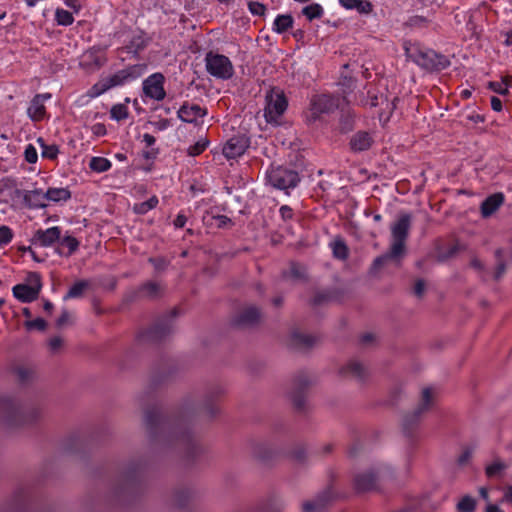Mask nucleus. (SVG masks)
I'll list each match as a JSON object with an SVG mask.
<instances>
[{
	"label": "nucleus",
	"instance_id": "680f3d73",
	"mask_svg": "<svg viewBox=\"0 0 512 512\" xmlns=\"http://www.w3.org/2000/svg\"><path fill=\"white\" fill-rule=\"evenodd\" d=\"M149 262H151L158 271H163L168 266V261L164 258H150Z\"/></svg>",
	"mask_w": 512,
	"mask_h": 512
},
{
	"label": "nucleus",
	"instance_id": "052dcab7",
	"mask_svg": "<svg viewBox=\"0 0 512 512\" xmlns=\"http://www.w3.org/2000/svg\"><path fill=\"white\" fill-rule=\"evenodd\" d=\"M25 159L28 163H35L37 161L38 155L35 147L33 145H28L24 152Z\"/></svg>",
	"mask_w": 512,
	"mask_h": 512
},
{
	"label": "nucleus",
	"instance_id": "f8f14e48",
	"mask_svg": "<svg viewBox=\"0 0 512 512\" xmlns=\"http://www.w3.org/2000/svg\"><path fill=\"white\" fill-rule=\"evenodd\" d=\"M145 68V65H133L126 69L116 72L106 82L102 84V91H105L108 88L122 85L129 79H136L140 77L143 74Z\"/></svg>",
	"mask_w": 512,
	"mask_h": 512
},
{
	"label": "nucleus",
	"instance_id": "dca6fc26",
	"mask_svg": "<svg viewBox=\"0 0 512 512\" xmlns=\"http://www.w3.org/2000/svg\"><path fill=\"white\" fill-rule=\"evenodd\" d=\"M249 144V139L245 135H235L225 143L223 154L228 159H234L244 154Z\"/></svg>",
	"mask_w": 512,
	"mask_h": 512
},
{
	"label": "nucleus",
	"instance_id": "72a5a7b5",
	"mask_svg": "<svg viewBox=\"0 0 512 512\" xmlns=\"http://www.w3.org/2000/svg\"><path fill=\"white\" fill-rule=\"evenodd\" d=\"M339 128L343 133H347L354 128V114L351 112V110H341Z\"/></svg>",
	"mask_w": 512,
	"mask_h": 512
},
{
	"label": "nucleus",
	"instance_id": "13d9d810",
	"mask_svg": "<svg viewBox=\"0 0 512 512\" xmlns=\"http://www.w3.org/2000/svg\"><path fill=\"white\" fill-rule=\"evenodd\" d=\"M248 7L253 15L262 16L266 11V7L262 3L256 1L250 2Z\"/></svg>",
	"mask_w": 512,
	"mask_h": 512
},
{
	"label": "nucleus",
	"instance_id": "1a4fd4ad",
	"mask_svg": "<svg viewBox=\"0 0 512 512\" xmlns=\"http://www.w3.org/2000/svg\"><path fill=\"white\" fill-rule=\"evenodd\" d=\"M298 173L285 167L272 168L268 173L269 183L278 189L287 190L294 188L299 182Z\"/></svg>",
	"mask_w": 512,
	"mask_h": 512
},
{
	"label": "nucleus",
	"instance_id": "e2e57ef3",
	"mask_svg": "<svg viewBox=\"0 0 512 512\" xmlns=\"http://www.w3.org/2000/svg\"><path fill=\"white\" fill-rule=\"evenodd\" d=\"M289 276L294 278V279H299V278H302L303 277V270H302V267L299 266L298 264H291L290 268H289Z\"/></svg>",
	"mask_w": 512,
	"mask_h": 512
},
{
	"label": "nucleus",
	"instance_id": "39448f33",
	"mask_svg": "<svg viewBox=\"0 0 512 512\" xmlns=\"http://www.w3.org/2000/svg\"><path fill=\"white\" fill-rule=\"evenodd\" d=\"M177 310L173 309L162 317L158 318L153 325L144 331L140 337L142 341L157 343L168 337L174 330L173 319Z\"/></svg>",
	"mask_w": 512,
	"mask_h": 512
},
{
	"label": "nucleus",
	"instance_id": "3c124183",
	"mask_svg": "<svg viewBox=\"0 0 512 512\" xmlns=\"http://www.w3.org/2000/svg\"><path fill=\"white\" fill-rule=\"evenodd\" d=\"M139 471L136 467L131 466L127 469L124 475V483L126 486L133 485L138 477Z\"/></svg>",
	"mask_w": 512,
	"mask_h": 512
},
{
	"label": "nucleus",
	"instance_id": "f704fd0d",
	"mask_svg": "<svg viewBox=\"0 0 512 512\" xmlns=\"http://www.w3.org/2000/svg\"><path fill=\"white\" fill-rule=\"evenodd\" d=\"M253 455L260 460H268L273 455L272 448L265 442H256L253 445Z\"/></svg>",
	"mask_w": 512,
	"mask_h": 512
},
{
	"label": "nucleus",
	"instance_id": "338daca9",
	"mask_svg": "<svg viewBox=\"0 0 512 512\" xmlns=\"http://www.w3.org/2000/svg\"><path fill=\"white\" fill-rule=\"evenodd\" d=\"M280 214L284 220H288L292 218L293 211L289 206L284 205L280 208Z\"/></svg>",
	"mask_w": 512,
	"mask_h": 512
},
{
	"label": "nucleus",
	"instance_id": "cd10ccee",
	"mask_svg": "<svg viewBox=\"0 0 512 512\" xmlns=\"http://www.w3.org/2000/svg\"><path fill=\"white\" fill-rule=\"evenodd\" d=\"M508 468V464L501 458L496 457L492 463L485 467V475L488 478H500Z\"/></svg>",
	"mask_w": 512,
	"mask_h": 512
},
{
	"label": "nucleus",
	"instance_id": "79ce46f5",
	"mask_svg": "<svg viewBox=\"0 0 512 512\" xmlns=\"http://www.w3.org/2000/svg\"><path fill=\"white\" fill-rule=\"evenodd\" d=\"M15 372L19 381L23 383L30 381L35 375V370L28 366H19L16 368Z\"/></svg>",
	"mask_w": 512,
	"mask_h": 512
},
{
	"label": "nucleus",
	"instance_id": "2eb2a0df",
	"mask_svg": "<svg viewBox=\"0 0 512 512\" xmlns=\"http://www.w3.org/2000/svg\"><path fill=\"white\" fill-rule=\"evenodd\" d=\"M164 76L161 73H155L149 76L143 82L144 94L155 100H163L165 98V90L163 88Z\"/></svg>",
	"mask_w": 512,
	"mask_h": 512
},
{
	"label": "nucleus",
	"instance_id": "603ef678",
	"mask_svg": "<svg viewBox=\"0 0 512 512\" xmlns=\"http://www.w3.org/2000/svg\"><path fill=\"white\" fill-rule=\"evenodd\" d=\"M398 256H399V255H394V254H392V248H390V251H389L388 253L383 254V255H381V256H379V257H377V258L374 260V262H373V267H374L375 269H378V268H380V267L384 266V265L388 262V260H390V259H394V258H397Z\"/></svg>",
	"mask_w": 512,
	"mask_h": 512
},
{
	"label": "nucleus",
	"instance_id": "7ed1b4c3",
	"mask_svg": "<svg viewBox=\"0 0 512 512\" xmlns=\"http://www.w3.org/2000/svg\"><path fill=\"white\" fill-rule=\"evenodd\" d=\"M436 394V390L432 387L423 388L417 407L412 412L405 414L402 426L407 436H412L422 416L433 406Z\"/></svg>",
	"mask_w": 512,
	"mask_h": 512
},
{
	"label": "nucleus",
	"instance_id": "f3484780",
	"mask_svg": "<svg viewBox=\"0 0 512 512\" xmlns=\"http://www.w3.org/2000/svg\"><path fill=\"white\" fill-rule=\"evenodd\" d=\"M14 197L22 198L25 206L28 208H42L46 206V193L39 189L31 191L15 189Z\"/></svg>",
	"mask_w": 512,
	"mask_h": 512
},
{
	"label": "nucleus",
	"instance_id": "6ab92c4d",
	"mask_svg": "<svg viewBox=\"0 0 512 512\" xmlns=\"http://www.w3.org/2000/svg\"><path fill=\"white\" fill-rule=\"evenodd\" d=\"M61 238V229L59 227H51L46 230L38 229L35 231L31 242L41 247H50Z\"/></svg>",
	"mask_w": 512,
	"mask_h": 512
},
{
	"label": "nucleus",
	"instance_id": "20e7f679",
	"mask_svg": "<svg viewBox=\"0 0 512 512\" xmlns=\"http://www.w3.org/2000/svg\"><path fill=\"white\" fill-rule=\"evenodd\" d=\"M340 107V99L330 94H316L310 99L309 108L306 112V121L309 124L320 120L323 115L333 113Z\"/></svg>",
	"mask_w": 512,
	"mask_h": 512
},
{
	"label": "nucleus",
	"instance_id": "7c9ffc66",
	"mask_svg": "<svg viewBox=\"0 0 512 512\" xmlns=\"http://www.w3.org/2000/svg\"><path fill=\"white\" fill-rule=\"evenodd\" d=\"M83 63L87 66H94L100 68L106 61L105 57L96 50H89L84 54Z\"/></svg>",
	"mask_w": 512,
	"mask_h": 512
},
{
	"label": "nucleus",
	"instance_id": "f257e3e1",
	"mask_svg": "<svg viewBox=\"0 0 512 512\" xmlns=\"http://www.w3.org/2000/svg\"><path fill=\"white\" fill-rule=\"evenodd\" d=\"M191 413L184 412L174 420L165 419L158 408L147 409L144 423L151 436H159L167 443H176L187 457L200 451L196 438L190 430Z\"/></svg>",
	"mask_w": 512,
	"mask_h": 512
},
{
	"label": "nucleus",
	"instance_id": "f03ea898",
	"mask_svg": "<svg viewBox=\"0 0 512 512\" xmlns=\"http://www.w3.org/2000/svg\"><path fill=\"white\" fill-rule=\"evenodd\" d=\"M41 415L38 408L24 410L15 400L3 397L0 398V422L12 427L29 424L36 421Z\"/></svg>",
	"mask_w": 512,
	"mask_h": 512
},
{
	"label": "nucleus",
	"instance_id": "c85d7f7f",
	"mask_svg": "<svg viewBox=\"0 0 512 512\" xmlns=\"http://www.w3.org/2000/svg\"><path fill=\"white\" fill-rule=\"evenodd\" d=\"M294 19L290 14L278 15L273 23V31L282 34L292 28Z\"/></svg>",
	"mask_w": 512,
	"mask_h": 512
},
{
	"label": "nucleus",
	"instance_id": "bb28decb",
	"mask_svg": "<svg viewBox=\"0 0 512 512\" xmlns=\"http://www.w3.org/2000/svg\"><path fill=\"white\" fill-rule=\"evenodd\" d=\"M341 373L358 380H363L368 375V370L363 363L357 360H351L341 369Z\"/></svg>",
	"mask_w": 512,
	"mask_h": 512
},
{
	"label": "nucleus",
	"instance_id": "a211bd4d",
	"mask_svg": "<svg viewBox=\"0 0 512 512\" xmlns=\"http://www.w3.org/2000/svg\"><path fill=\"white\" fill-rule=\"evenodd\" d=\"M35 285L18 284L13 287V295L23 303H28L38 298L41 283L38 275H35Z\"/></svg>",
	"mask_w": 512,
	"mask_h": 512
},
{
	"label": "nucleus",
	"instance_id": "a18cd8bd",
	"mask_svg": "<svg viewBox=\"0 0 512 512\" xmlns=\"http://www.w3.org/2000/svg\"><path fill=\"white\" fill-rule=\"evenodd\" d=\"M55 16L59 25L68 26L74 21L73 15L69 11L63 9H57Z\"/></svg>",
	"mask_w": 512,
	"mask_h": 512
},
{
	"label": "nucleus",
	"instance_id": "4468645a",
	"mask_svg": "<svg viewBox=\"0 0 512 512\" xmlns=\"http://www.w3.org/2000/svg\"><path fill=\"white\" fill-rule=\"evenodd\" d=\"M226 393V389L221 384L212 385L205 393L201 409L210 417L216 415L219 412L215 401L221 398Z\"/></svg>",
	"mask_w": 512,
	"mask_h": 512
},
{
	"label": "nucleus",
	"instance_id": "a878e982",
	"mask_svg": "<svg viewBox=\"0 0 512 512\" xmlns=\"http://www.w3.org/2000/svg\"><path fill=\"white\" fill-rule=\"evenodd\" d=\"M373 143L374 139L369 132L358 131L351 137L349 145L353 152H363L368 150Z\"/></svg>",
	"mask_w": 512,
	"mask_h": 512
},
{
	"label": "nucleus",
	"instance_id": "8fccbe9b",
	"mask_svg": "<svg viewBox=\"0 0 512 512\" xmlns=\"http://www.w3.org/2000/svg\"><path fill=\"white\" fill-rule=\"evenodd\" d=\"M488 87L498 94H508V84L506 82V78L503 79L502 82H489Z\"/></svg>",
	"mask_w": 512,
	"mask_h": 512
},
{
	"label": "nucleus",
	"instance_id": "0eeeda50",
	"mask_svg": "<svg viewBox=\"0 0 512 512\" xmlns=\"http://www.w3.org/2000/svg\"><path fill=\"white\" fill-rule=\"evenodd\" d=\"M207 72L218 78L227 80L234 74V67L230 59L222 54L208 52L205 57Z\"/></svg>",
	"mask_w": 512,
	"mask_h": 512
},
{
	"label": "nucleus",
	"instance_id": "bf43d9fd",
	"mask_svg": "<svg viewBox=\"0 0 512 512\" xmlns=\"http://www.w3.org/2000/svg\"><path fill=\"white\" fill-rule=\"evenodd\" d=\"M72 323V316L68 310H63L61 316L56 320V326L62 328Z\"/></svg>",
	"mask_w": 512,
	"mask_h": 512
},
{
	"label": "nucleus",
	"instance_id": "864d4df0",
	"mask_svg": "<svg viewBox=\"0 0 512 512\" xmlns=\"http://www.w3.org/2000/svg\"><path fill=\"white\" fill-rule=\"evenodd\" d=\"M13 238L12 230L5 225L0 226V245H7Z\"/></svg>",
	"mask_w": 512,
	"mask_h": 512
},
{
	"label": "nucleus",
	"instance_id": "4d7b16f0",
	"mask_svg": "<svg viewBox=\"0 0 512 512\" xmlns=\"http://www.w3.org/2000/svg\"><path fill=\"white\" fill-rule=\"evenodd\" d=\"M359 13L369 14L372 12L373 5L368 0H358L355 7Z\"/></svg>",
	"mask_w": 512,
	"mask_h": 512
},
{
	"label": "nucleus",
	"instance_id": "c756f323",
	"mask_svg": "<svg viewBox=\"0 0 512 512\" xmlns=\"http://www.w3.org/2000/svg\"><path fill=\"white\" fill-rule=\"evenodd\" d=\"M90 287V282L87 280H80L74 283L67 294L64 296V299H75L81 298L84 295V292Z\"/></svg>",
	"mask_w": 512,
	"mask_h": 512
},
{
	"label": "nucleus",
	"instance_id": "ddd939ff",
	"mask_svg": "<svg viewBox=\"0 0 512 512\" xmlns=\"http://www.w3.org/2000/svg\"><path fill=\"white\" fill-rule=\"evenodd\" d=\"M262 320L261 309L255 305L243 307L235 318V324L240 328H252Z\"/></svg>",
	"mask_w": 512,
	"mask_h": 512
},
{
	"label": "nucleus",
	"instance_id": "473e14b6",
	"mask_svg": "<svg viewBox=\"0 0 512 512\" xmlns=\"http://www.w3.org/2000/svg\"><path fill=\"white\" fill-rule=\"evenodd\" d=\"M47 201H66L71 197L70 191L66 188H49L46 192Z\"/></svg>",
	"mask_w": 512,
	"mask_h": 512
},
{
	"label": "nucleus",
	"instance_id": "4be33fe9",
	"mask_svg": "<svg viewBox=\"0 0 512 512\" xmlns=\"http://www.w3.org/2000/svg\"><path fill=\"white\" fill-rule=\"evenodd\" d=\"M50 98L51 94L49 93L37 94L33 97L27 109V113L33 121H40L44 119L46 115L44 102Z\"/></svg>",
	"mask_w": 512,
	"mask_h": 512
},
{
	"label": "nucleus",
	"instance_id": "2f4dec72",
	"mask_svg": "<svg viewBox=\"0 0 512 512\" xmlns=\"http://www.w3.org/2000/svg\"><path fill=\"white\" fill-rule=\"evenodd\" d=\"M369 99H370V100H368V99H364V98H363V99H361V100H360V103H361L362 105H369V106H371V107H376V106H378V105H382V104L385 102V103L387 104V107H388V113H391V112L395 109V107H396L395 102L398 100L397 98H394V99H393V101H392L391 103H389V102L387 101V99H386V98H384L383 96H381V97L379 98V97H378L377 95H375V94L370 95V96H369Z\"/></svg>",
	"mask_w": 512,
	"mask_h": 512
},
{
	"label": "nucleus",
	"instance_id": "b1692460",
	"mask_svg": "<svg viewBox=\"0 0 512 512\" xmlns=\"http://www.w3.org/2000/svg\"><path fill=\"white\" fill-rule=\"evenodd\" d=\"M504 203V195L502 193H494L488 196L480 206V212L483 218L492 216Z\"/></svg>",
	"mask_w": 512,
	"mask_h": 512
},
{
	"label": "nucleus",
	"instance_id": "5701e85b",
	"mask_svg": "<svg viewBox=\"0 0 512 512\" xmlns=\"http://www.w3.org/2000/svg\"><path fill=\"white\" fill-rule=\"evenodd\" d=\"M419 63L427 69L442 70L449 66L450 61L443 55L429 51L421 54Z\"/></svg>",
	"mask_w": 512,
	"mask_h": 512
},
{
	"label": "nucleus",
	"instance_id": "aec40b11",
	"mask_svg": "<svg viewBox=\"0 0 512 512\" xmlns=\"http://www.w3.org/2000/svg\"><path fill=\"white\" fill-rule=\"evenodd\" d=\"M332 500L330 490H324L314 498L303 502L302 512H326L328 505Z\"/></svg>",
	"mask_w": 512,
	"mask_h": 512
},
{
	"label": "nucleus",
	"instance_id": "58836bf2",
	"mask_svg": "<svg viewBox=\"0 0 512 512\" xmlns=\"http://www.w3.org/2000/svg\"><path fill=\"white\" fill-rule=\"evenodd\" d=\"M158 204V199L156 196L151 197L147 201L137 203L133 207V211L137 214H145L151 209L155 208Z\"/></svg>",
	"mask_w": 512,
	"mask_h": 512
},
{
	"label": "nucleus",
	"instance_id": "49530a36",
	"mask_svg": "<svg viewBox=\"0 0 512 512\" xmlns=\"http://www.w3.org/2000/svg\"><path fill=\"white\" fill-rule=\"evenodd\" d=\"M208 140L206 139H201L199 141H197L194 145L190 146L188 148V155L190 156H197V155H200L205 149L206 147L208 146Z\"/></svg>",
	"mask_w": 512,
	"mask_h": 512
},
{
	"label": "nucleus",
	"instance_id": "37998d69",
	"mask_svg": "<svg viewBox=\"0 0 512 512\" xmlns=\"http://www.w3.org/2000/svg\"><path fill=\"white\" fill-rule=\"evenodd\" d=\"M110 114L112 119L121 121L128 117V108L124 104H116L111 108Z\"/></svg>",
	"mask_w": 512,
	"mask_h": 512
},
{
	"label": "nucleus",
	"instance_id": "0e129e2a",
	"mask_svg": "<svg viewBox=\"0 0 512 512\" xmlns=\"http://www.w3.org/2000/svg\"><path fill=\"white\" fill-rule=\"evenodd\" d=\"M413 292L418 298H421L424 295V293H425L424 280H422V279L416 280V282L414 284Z\"/></svg>",
	"mask_w": 512,
	"mask_h": 512
},
{
	"label": "nucleus",
	"instance_id": "c03bdc74",
	"mask_svg": "<svg viewBox=\"0 0 512 512\" xmlns=\"http://www.w3.org/2000/svg\"><path fill=\"white\" fill-rule=\"evenodd\" d=\"M59 243L61 246H66L68 248L66 256L72 255L79 247V241L72 236L60 238Z\"/></svg>",
	"mask_w": 512,
	"mask_h": 512
},
{
	"label": "nucleus",
	"instance_id": "412c9836",
	"mask_svg": "<svg viewBox=\"0 0 512 512\" xmlns=\"http://www.w3.org/2000/svg\"><path fill=\"white\" fill-rule=\"evenodd\" d=\"M316 341V337L295 329L290 333L288 345L293 349L305 351L313 347Z\"/></svg>",
	"mask_w": 512,
	"mask_h": 512
},
{
	"label": "nucleus",
	"instance_id": "09e8293b",
	"mask_svg": "<svg viewBox=\"0 0 512 512\" xmlns=\"http://www.w3.org/2000/svg\"><path fill=\"white\" fill-rule=\"evenodd\" d=\"M142 290L146 295L150 297H155L160 293L161 286L159 283L148 282L143 285Z\"/></svg>",
	"mask_w": 512,
	"mask_h": 512
},
{
	"label": "nucleus",
	"instance_id": "69168bd1",
	"mask_svg": "<svg viewBox=\"0 0 512 512\" xmlns=\"http://www.w3.org/2000/svg\"><path fill=\"white\" fill-rule=\"evenodd\" d=\"M63 345V339L61 337H53L49 341V347L51 351L56 352L58 349H60Z\"/></svg>",
	"mask_w": 512,
	"mask_h": 512
},
{
	"label": "nucleus",
	"instance_id": "774afa93",
	"mask_svg": "<svg viewBox=\"0 0 512 512\" xmlns=\"http://www.w3.org/2000/svg\"><path fill=\"white\" fill-rule=\"evenodd\" d=\"M491 107L494 111L500 112L502 110V101L498 97L493 96L491 98Z\"/></svg>",
	"mask_w": 512,
	"mask_h": 512
},
{
	"label": "nucleus",
	"instance_id": "ea45409f",
	"mask_svg": "<svg viewBox=\"0 0 512 512\" xmlns=\"http://www.w3.org/2000/svg\"><path fill=\"white\" fill-rule=\"evenodd\" d=\"M37 142L40 144L42 148V157L47 159H56L59 153L58 146L56 145H46L42 138H38Z\"/></svg>",
	"mask_w": 512,
	"mask_h": 512
},
{
	"label": "nucleus",
	"instance_id": "6e6552de",
	"mask_svg": "<svg viewBox=\"0 0 512 512\" xmlns=\"http://www.w3.org/2000/svg\"><path fill=\"white\" fill-rule=\"evenodd\" d=\"M411 228V215L401 214L398 220L391 227L392 254L402 255L405 250V242Z\"/></svg>",
	"mask_w": 512,
	"mask_h": 512
},
{
	"label": "nucleus",
	"instance_id": "4c0bfd02",
	"mask_svg": "<svg viewBox=\"0 0 512 512\" xmlns=\"http://www.w3.org/2000/svg\"><path fill=\"white\" fill-rule=\"evenodd\" d=\"M476 499L470 495H465L457 504L459 512H474L476 509Z\"/></svg>",
	"mask_w": 512,
	"mask_h": 512
},
{
	"label": "nucleus",
	"instance_id": "5fc2aeb1",
	"mask_svg": "<svg viewBox=\"0 0 512 512\" xmlns=\"http://www.w3.org/2000/svg\"><path fill=\"white\" fill-rule=\"evenodd\" d=\"M290 456L298 461V462H303L305 459H306V449L304 446L302 445H297L295 446L291 452H290Z\"/></svg>",
	"mask_w": 512,
	"mask_h": 512
},
{
	"label": "nucleus",
	"instance_id": "423d86ee",
	"mask_svg": "<svg viewBox=\"0 0 512 512\" xmlns=\"http://www.w3.org/2000/svg\"><path fill=\"white\" fill-rule=\"evenodd\" d=\"M288 101L279 89H271L265 96L264 117L268 123L278 125L286 111Z\"/></svg>",
	"mask_w": 512,
	"mask_h": 512
},
{
	"label": "nucleus",
	"instance_id": "c9c22d12",
	"mask_svg": "<svg viewBox=\"0 0 512 512\" xmlns=\"http://www.w3.org/2000/svg\"><path fill=\"white\" fill-rule=\"evenodd\" d=\"M503 253L504 251L501 248L497 249L494 253L496 258V268L493 277L496 281H499L506 273L507 265L503 258Z\"/></svg>",
	"mask_w": 512,
	"mask_h": 512
},
{
	"label": "nucleus",
	"instance_id": "a19ab883",
	"mask_svg": "<svg viewBox=\"0 0 512 512\" xmlns=\"http://www.w3.org/2000/svg\"><path fill=\"white\" fill-rule=\"evenodd\" d=\"M89 167L96 172H105L111 167V163L106 158L93 157L90 160Z\"/></svg>",
	"mask_w": 512,
	"mask_h": 512
},
{
	"label": "nucleus",
	"instance_id": "9b49d317",
	"mask_svg": "<svg viewBox=\"0 0 512 512\" xmlns=\"http://www.w3.org/2000/svg\"><path fill=\"white\" fill-rule=\"evenodd\" d=\"M313 378L306 372L297 373L292 381L290 397L297 409H301L305 403V392L312 385Z\"/></svg>",
	"mask_w": 512,
	"mask_h": 512
},
{
	"label": "nucleus",
	"instance_id": "9d476101",
	"mask_svg": "<svg viewBox=\"0 0 512 512\" xmlns=\"http://www.w3.org/2000/svg\"><path fill=\"white\" fill-rule=\"evenodd\" d=\"M383 467L372 468L358 473L354 477V488L357 492L364 493L376 490L382 478Z\"/></svg>",
	"mask_w": 512,
	"mask_h": 512
},
{
	"label": "nucleus",
	"instance_id": "de8ad7c7",
	"mask_svg": "<svg viewBox=\"0 0 512 512\" xmlns=\"http://www.w3.org/2000/svg\"><path fill=\"white\" fill-rule=\"evenodd\" d=\"M333 253L339 259H346L348 256L347 246L342 241H336L333 245Z\"/></svg>",
	"mask_w": 512,
	"mask_h": 512
},
{
	"label": "nucleus",
	"instance_id": "e433bc0d",
	"mask_svg": "<svg viewBox=\"0 0 512 512\" xmlns=\"http://www.w3.org/2000/svg\"><path fill=\"white\" fill-rule=\"evenodd\" d=\"M324 11L320 4L313 3L302 9V14L306 16L309 21L321 18Z\"/></svg>",
	"mask_w": 512,
	"mask_h": 512
},
{
	"label": "nucleus",
	"instance_id": "6e6d98bb",
	"mask_svg": "<svg viewBox=\"0 0 512 512\" xmlns=\"http://www.w3.org/2000/svg\"><path fill=\"white\" fill-rule=\"evenodd\" d=\"M25 326L27 329H37L43 331L47 327V322L42 318L26 321Z\"/></svg>",
	"mask_w": 512,
	"mask_h": 512
},
{
	"label": "nucleus",
	"instance_id": "393cba45",
	"mask_svg": "<svg viewBox=\"0 0 512 512\" xmlns=\"http://www.w3.org/2000/svg\"><path fill=\"white\" fill-rule=\"evenodd\" d=\"M206 113V109L199 105L185 103L180 107L178 117L184 122L193 123L198 118L204 117Z\"/></svg>",
	"mask_w": 512,
	"mask_h": 512
}]
</instances>
